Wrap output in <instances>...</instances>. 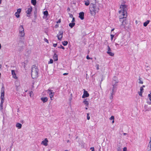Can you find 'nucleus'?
I'll list each match as a JSON object with an SVG mask.
<instances>
[{"label": "nucleus", "instance_id": "f257e3e1", "mask_svg": "<svg viewBox=\"0 0 151 151\" xmlns=\"http://www.w3.org/2000/svg\"><path fill=\"white\" fill-rule=\"evenodd\" d=\"M119 13L120 14V21L122 22L121 25L124 26V23H126V19H124V18H125L127 16V12L126 10H120L119 11Z\"/></svg>", "mask_w": 151, "mask_h": 151}, {"label": "nucleus", "instance_id": "f03ea898", "mask_svg": "<svg viewBox=\"0 0 151 151\" xmlns=\"http://www.w3.org/2000/svg\"><path fill=\"white\" fill-rule=\"evenodd\" d=\"M39 69L37 67L33 65L31 69V76L32 78H37L38 76Z\"/></svg>", "mask_w": 151, "mask_h": 151}, {"label": "nucleus", "instance_id": "7ed1b4c3", "mask_svg": "<svg viewBox=\"0 0 151 151\" xmlns=\"http://www.w3.org/2000/svg\"><path fill=\"white\" fill-rule=\"evenodd\" d=\"M113 87L112 88H110L109 91L110 93V95L109 96L110 99H112L113 98V95L114 94V93L116 91L115 88L116 86H115V84H114L113 85Z\"/></svg>", "mask_w": 151, "mask_h": 151}, {"label": "nucleus", "instance_id": "20e7f679", "mask_svg": "<svg viewBox=\"0 0 151 151\" xmlns=\"http://www.w3.org/2000/svg\"><path fill=\"white\" fill-rule=\"evenodd\" d=\"M19 35L21 37H23L25 35L24 28L22 25L20 26L19 28Z\"/></svg>", "mask_w": 151, "mask_h": 151}, {"label": "nucleus", "instance_id": "39448f33", "mask_svg": "<svg viewBox=\"0 0 151 151\" xmlns=\"http://www.w3.org/2000/svg\"><path fill=\"white\" fill-rule=\"evenodd\" d=\"M47 93L50 95L51 100H53L54 99L53 96L54 95V92L52 90L48 89V90Z\"/></svg>", "mask_w": 151, "mask_h": 151}, {"label": "nucleus", "instance_id": "423d86ee", "mask_svg": "<svg viewBox=\"0 0 151 151\" xmlns=\"http://www.w3.org/2000/svg\"><path fill=\"white\" fill-rule=\"evenodd\" d=\"M107 53L109 55L112 56H113L114 55V54L111 52V49L109 46H107Z\"/></svg>", "mask_w": 151, "mask_h": 151}, {"label": "nucleus", "instance_id": "0eeeda50", "mask_svg": "<svg viewBox=\"0 0 151 151\" xmlns=\"http://www.w3.org/2000/svg\"><path fill=\"white\" fill-rule=\"evenodd\" d=\"M91 2L90 6L93 7V8L95 9V4L96 3V0H89Z\"/></svg>", "mask_w": 151, "mask_h": 151}, {"label": "nucleus", "instance_id": "6e6552de", "mask_svg": "<svg viewBox=\"0 0 151 151\" xmlns=\"http://www.w3.org/2000/svg\"><path fill=\"white\" fill-rule=\"evenodd\" d=\"M89 96V94L88 93V92L84 90L83 94L82 96L83 98H84L85 97H88Z\"/></svg>", "mask_w": 151, "mask_h": 151}, {"label": "nucleus", "instance_id": "1a4fd4ad", "mask_svg": "<svg viewBox=\"0 0 151 151\" xmlns=\"http://www.w3.org/2000/svg\"><path fill=\"white\" fill-rule=\"evenodd\" d=\"M48 140L47 138H45V139L42 141L41 144L45 146H47L48 145Z\"/></svg>", "mask_w": 151, "mask_h": 151}, {"label": "nucleus", "instance_id": "9d476101", "mask_svg": "<svg viewBox=\"0 0 151 151\" xmlns=\"http://www.w3.org/2000/svg\"><path fill=\"white\" fill-rule=\"evenodd\" d=\"M79 17L81 19L83 20L84 19V13L83 12H81L79 13Z\"/></svg>", "mask_w": 151, "mask_h": 151}, {"label": "nucleus", "instance_id": "9b49d317", "mask_svg": "<svg viewBox=\"0 0 151 151\" xmlns=\"http://www.w3.org/2000/svg\"><path fill=\"white\" fill-rule=\"evenodd\" d=\"M120 8L121 9H128L127 6L125 4H122L120 6Z\"/></svg>", "mask_w": 151, "mask_h": 151}, {"label": "nucleus", "instance_id": "f8f14e48", "mask_svg": "<svg viewBox=\"0 0 151 151\" xmlns=\"http://www.w3.org/2000/svg\"><path fill=\"white\" fill-rule=\"evenodd\" d=\"M123 40L122 39H120L118 40L117 42L119 44H120L122 46H123L124 45V43H123Z\"/></svg>", "mask_w": 151, "mask_h": 151}, {"label": "nucleus", "instance_id": "ddd939ff", "mask_svg": "<svg viewBox=\"0 0 151 151\" xmlns=\"http://www.w3.org/2000/svg\"><path fill=\"white\" fill-rule=\"evenodd\" d=\"M12 74L13 76V77L15 79H17V77L16 76L15 72L14 70H12Z\"/></svg>", "mask_w": 151, "mask_h": 151}, {"label": "nucleus", "instance_id": "4468645a", "mask_svg": "<svg viewBox=\"0 0 151 151\" xmlns=\"http://www.w3.org/2000/svg\"><path fill=\"white\" fill-rule=\"evenodd\" d=\"M4 88L3 86L1 88V96L4 97Z\"/></svg>", "mask_w": 151, "mask_h": 151}, {"label": "nucleus", "instance_id": "2eb2a0df", "mask_svg": "<svg viewBox=\"0 0 151 151\" xmlns=\"http://www.w3.org/2000/svg\"><path fill=\"white\" fill-rule=\"evenodd\" d=\"M43 14L44 16L43 17V18L44 19L47 18V16L48 15V12L47 10L44 12Z\"/></svg>", "mask_w": 151, "mask_h": 151}, {"label": "nucleus", "instance_id": "dca6fc26", "mask_svg": "<svg viewBox=\"0 0 151 151\" xmlns=\"http://www.w3.org/2000/svg\"><path fill=\"white\" fill-rule=\"evenodd\" d=\"M21 12V10H17V12L15 14V15L17 18L19 17V14Z\"/></svg>", "mask_w": 151, "mask_h": 151}, {"label": "nucleus", "instance_id": "f3484780", "mask_svg": "<svg viewBox=\"0 0 151 151\" xmlns=\"http://www.w3.org/2000/svg\"><path fill=\"white\" fill-rule=\"evenodd\" d=\"M40 99L44 103L46 102L48 100V98L47 97H42Z\"/></svg>", "mask_w": 151, "mask_h": 151}, {"label": "nucleus", "instance_id": "a211bd4d", "mask_svg": "<svg viewBox=\"0 0 151 151\" xmlns=\"http://www.w3.org/2000/svg\"><path fill=\"white\" fill-rule=\"evenodd\" d=\"M83 103L86 105V106L88 107L89 105V102L88 101H87L86 99H85L83 101Z\"/></svg>", "mask_w": 151, "mask_h": 151}, {"label": "nucleus", "instance_id": "6ab92c4d", "mask_svg": "<svg viewBox=\"0 0 151 151\" xmlns=\"http://www.w3.org/2000/svg\"><path fill=\"white\" fill-rule=\"evenodd\" d=\"M53 58L54 61H57L58 60V55L56 53H54L53 57Z\"/></svg>", "mask_w": 151, "mask_h": 151}, {"label": "nucleus", "instance_id": "aec40b11", "mask_svg": "<svg viewBox=\"0 0 151 151\" xmlns=\"http://www.w3.org/2000/svg\"><path fill=\"white\" fill-rule=\"evenodd\" d=\"M22 125L20 123H18L16 124V127L19 129H20L21 128Z\"/></svg>", "mask_w": 151, "mask_h": 151}, {"label": "nucleus", "instance_id": "412c9836", "mask_svg": "<svg viewBox=\"0 0 151 151\" xmlns=\"http://www.w3.org/2000/svg\"><path fill=\"white\" fill-rule=\"evenodd\" d=\"M96 10H90V12L92 15H94L96 13Z\"/></svg>", "mask_w": 151, "mask_h": 151}, {"label": "nucleus", "instance_id": "4be33fe9", "mask_svg": "<svg viewBox=\"0 0 151 151\" xmlns=\"http://www.w3.org/2000/svg\"><path fill=\"white\" fill-rule=\"evenodd\" d=\"M150 21L149 20H148L147 21L145 22L143 24V25L144 27H146L147 26V24L149 23Z\"/></svg>", "mask_w": 151, "mask_h": 151}, {"label": "nucleus", "instance_id": "5701e85b", "mask_svg": "<svg viewBox=\"0 0 151 151\" xmlns=\"http://www.w3.org/2000/svg\"><path fill=\"white\" fill-rule=\"evenodd\" d=\"M75 23L74 22H72L71 23H70L69 24V27H70L71 28L73 27L75 25Z\"/></svg>", "mask_w": 151, "mask_h": 151}, {"label": "nucleus", "instance_id": "b1692460", "mask_svg": "<svg viewBox=\"0 0 151 151\" xmlns=\"http://www.w3.org/2000/svg\"><path fill=\"white\" fill-rule=\"evenodd\" d=\"M85 4L86 6H88L90 4L89 2L90 1L89 0H87L86 1H85Z\"/></svg>", "mask_w": 151, "mask_h": 151}, {"label": "nucleus", "instance_id": "393cba45", "mask_svg": "<svg viewBox=\"0 0 151 151\" xmlns=\"http://www.w3.org/2000/svg\"><path fill=\"white\" fill-rule=\"evenodd\" d=\"M31 3L34 5H35L36 3V0H31Z\"/></svg>", "mask_w": 151, "mask_h": 151}, {"label": "nucleus", "instance_id": "a878e982", "mask_svg": "<svg viewBox=\"0 0 151 151\" xmlns=\"http://www.w3.org/2000/svg\"><path fill=\"white\" fill-rule=\"evenodd\" d=\"M57 37H58V39L60 40L63 37V35H57Z\"/></svg>", "mask_w": 151, "mask_h": 151}, {"label": "nucleus", "instance_id": "bb28decb", "mask_svg": "<svg viewBox=\"0 0 151 151\" xmlns=\"http://www.w3.org/2000/svg\"><path fill=\"white\" fill-rule=\"evenodd\" d=\"M139 81L138 82L139 84H143V81H142V79L141 78H139Z\"/></svg>", "mask_w": 151, "mask_h": 151}, {"label": "nucleus", "instance_id": "cd10ccee", "mask_svg": "<svg viewBox=\"0 0 151 151\" xmlns=\"http://www.w3.org/2000/svg\"><path fill=\"white\" fill-rule=\"evenodd\" d=\"M32 10H27L26 11V12L28 14H31Z\"/></svg>", "mask_w": 151, "mask_h": 151}, {"label": "nucleus", "instance_id": "c85d7f7f", "mask_svg": "<svg viewBox=\"0 0 151 151\" xmlns=\"http://www.w3.org/2000/svg\"><path fill=\"white\" fill-rule=\"evenodd\" d=\"M1 101L2 102V103L3 102H4V97L1 96Z\"/></svg>", "mask_w": 151, "mask_h": 151}, {"label": "nucleus", "instance_id": "c756f323", "mask_svg": "<svg viewBox=\"0 0 151 151\" xmlns=\"http://www.w3.org/2000/svg\"><path fill=\"white\" fill-rule=\"evenodd\" d=\"M4 102H3L2 103V102L1 101L0 105V107H1V109H3V104Z\"/></svg>", "mask_w": 151, "mask_h": 151}, {"label": "nucleus", "instance_id": "7c9ffc66", "mask_svg": "<svg viewBox=\"0 0 151 151\" xmlns=\"http://www.w3.org/2000/svg\"><path fill=\"white\" fill-rule=\"evenodd\" d=\"M53 63V60L52 59H50V61L48 62V64H52Z\"/></svg>", "mask_w": 151, "mask_h": 151}, {"label": "nucleus", "instance_id": "2f4dec72", "mask_svg": "<svg viewBox=\"0 0 151 151\" xmlns=\"http://www.w3.org/2000/svg\"><path fill=\"white\" fill-rule=\"evenodd\" d=\"M58 48H62L63 49H65V48L64 47H63V46H62V45H60L59 46H58Z\"/></svg>", "mask_w": 151, "mask_h": 151}, {"label": "nucleus", "instance_id": "473e14b6", "mask_svg": "<svg viewBox=\"0 0 151 151\" xmlns=\"http://www.w3.org/2000/svg\"><path fill=\"white\" fill-rule=\"evenodd\" d=\"M72 93H71V94H70V95L71 96V97L70 98V99H69V103L70 104L71 103V100L72 99Z\"/></svg>", "mask_w": 151, "mask_h": 151}, {"label": "nucleus", "instance_id": "72a5a7b5", "mask_svg": "<svg viewBox=\"0 0 151 151\" xmlns=\"http://www.w3.org/2000/svg\"><path fill=\"white\" fill-rule=\"evenodd\" d=\"M63 34V32L62 31H60L58 35H62Z\"/></svg>", "mask_w": 151, "mask_h": 151}, {"label": "nucleus", "instance_id": "f704fd0d", "mask_svg": "<svg viewBox=\"0 0 151 151\" xmlns=\"http://www.w3.org/2000/svg\"><path fill=\"white\" fill-rule=\"evenodd\" d=\"M150 147H147L148 151H151V145H150Z\"/></svg>", "mask_w": 151, "mask_h": 151}, {"label": "nucleus", "instance_id": "c9c22d12", "mask_svg": "<svg viewBox=\"0 0 151 151\" xmlns=\"http://www.w3.org/2000/svg\"><path fill=\"white\" fill-rule=\"evenodd\" d=\"M89 113H87V119L88 120H89L90 118V117L89 116Z\"/></svg>", "mask_w": 151, "mask_h": 151}, {"label": "nucleus", "instance_id": "e433bc0d", "mask_svg": "<svg viewBox=\"0 0 151 151\" xmlns=\"http://www.w3.org/2000/svg\"><path fill=\"white\" fill-rule=\"evenodd\" d=\"M109 119L110 120H114V116H111V117Z\"/></svg>", "mask_w": 151, "mask_h": 151}, {"label": "nucleus", "instance_id": "4c0bfd02", "mask_svg": "<svg viewBox=\"0 0 151 151\" xmlns=\"http://www.w3.org/2000/svg\"><path fill=\"white\" fill-rule=\"evenodd\" d=\"M44 40L46 42H47V43H49L48 40L46 38H45L44 39Z\"/></svg>", "mask_w": 151, "mask_h": 151}, {"label": "nucleus", "instance_id": "58836bf2", "mask_svg": "<svg viewBox=\"0 0 151 151\" xmlns=\"http://www.w3.org/2000/svg\"><path fill=\"white\" fill-rule=\"evenodd\" d=\"M143 92H141V91H140V92H139L138 93H139V95L140 96H142V93Z\"/></svg>", "mask_w": 151, "mask_h": 151}, {"label": "nucleus", "instance_id": "ea45409f", "mask_svg": "<svg viewBox=\"0 0 151 151\" xmlns=\"http://www.w3.org/2000/svg\"><path fill=\"white\" fill-rule=\"evenodd\" d=\"M96 67L97 70H99V66L98 64H97L96 65Z\"/></svg>", "mask_w": 151, "mask_h": 151}, {"label": "nucleus", "instance_id": "a19ab883", "mask_svg": "<svg viewBox=\"0 0 151 151\" xmlns=\"http://www.w3.org/2000/svg\"><path fill=\"white\" fill-rule=\"evenodd\" d=\"M114 37V35H111V40H112L113 39V38Z\"/></svg>", "mask_w": 151, "mask_h": 151}, {"label": "nucleus", "instance_id": "79ce46f5", "mask_svg": "<svg viewBox=\"0 0 151 151\" xmlns=\"http://www.w3.org/2000/svg\"><path fill=\"white\" fill-rule=\"evenodd\" d=\"M143 88L141 87L140 88V91L143 92Z\"/></svg>", "mask_w": 151, "mask_h": 151}, {"label": "nucleus", "instance_id": "37998d69", "mask_svg": "<svg viewBox=\"0 0 151 151\" xmlns=\"http://www.w3.org/2000/svg\"><path fill=\"white\" fill-rule=\"evenodd\" d=\"M63 45H64V46H65L66 45V41H65L63 43Z\"/></svg>", "mask_w": 151, "mask_h": 151}, {"label": "nucleus", "instance_id": "c03bdc74", "mask_svg": "<svg viewBox=\"0 0 151 151\" xmlns=\"http://www.w3.org/2000/svg\"><path fill=\"white\" fill-rule=\"evenodd\" d=\"M69 14L70 17V18H73V15L72 14Z\"/></svg>", "mask_w": 151, "mask_h": 151}, {"label": "nucleus", "instance_id": "a18cd8bd", "mask_svg": "<svg viewBox=\"0 0 151 151\" xmlns=\"http://www.w3.org/2000/svg\"><path fill=\"white\" fill-rule=\"evenodd\" d=\"M86 58L88 59H88H92V58H91L90 57H89L88 56V55H87L86 57Z\"/></svg>", "mask_w": 151, "mask_h": 151}, {"label": "nucleus", "instance_id": "49530a36", "mask_svg": "<svg viewBox=\"0 0 151 151\" xmlns=\"http://www.w3.org/2000/svg\"><path fill=\"white\" fill-rule=\"evenodd\" d=\"M123 151H127V148L126 147H124V148Z\"/></svg>", "mask_w": 151, "mask_h": 151}, {"label": "nucleus", "instance_id": "de8ad7c7", "mask_svg": "<svg viewBox=\"0 0 151 151\" xmlns=\"http://www.w3.org/2000/svg\"><path fill=\"white\" fill-rule=\"evenodd\" d=\"M60 22H61V19H59L58 20V21L57 22V23H60Z\"/></svg>", "mask_w": 151, "mask_h": 151}, {"label": "nucleus", "instance_id": "09e8293b", "mask_svg": "<svg viewBox=\"0 0 151 151\" xmlns=\"http://www.w3.org/2000/svg\"><path fill=\"white\" fill-rule=\"evenodd\" d=\"M75 19L74 17H73V18H72V22H73L74 21H75Z\"/></svg>", "mask_w": 151, "mask_h": 151}, {"label": "nucleus", "instance_id": "8fccbe9b", "mask_svg": "<svg viewBox=\"0 0 151 151\" xmlns=\"http://www.w3.org/2000/svg\"><path fill=\"white\" fill-rule=\"evenodd\" d=\"M114 81H115V82H114L115 83H117L118 82V80H117L116 81L114 80V81H113V82L114 83Z\"/></svg>", "mask_w": 151, "mask_h": 151}, {"label": "nucleus", "instance_id": "3c124183", "mask_svg": "<svg viewBox=\"0 0 151 151\" xmlns=\"http://www.w3.org/2000/svg\"><path fill=\"white\" fill-rule=\"evenodd\" d=\"M57 43L56 44H53V46L55 47H56L57 46Z\"/></svg>", "mask_w": 151, "mask_h": 151}, {"label": "nucleus", "instance_id": "603ef678", "mask_svg": "<svg viewBox=\"0 0 151 151\" xmlns=\"http://www.w3.org/2000/svg\"><path fill=\"white\" fill-rule=\"evenodd\" d=\"M90 149L92 150L91 151H94V147H91Z\"/></svg>", "mask_w": 151, "mask_h": 151}, {"label": "nucleus", "instance_id": "864d4df0", "mask_svg": "<svg viewBox=\"0 0 151 151\" xmlns=\"http://www.w3.org/2000/svg\"><path fill=\"white\" fill-rule=\"evenodd\" d=\"M32 93H33V92L32 91H31L30 92L29 94H30V97L31 96V95L32 94Z\"/></svg>", "mask_w": 151, "mask_h": 151}, {"label": "nucleus", "instance_id": "5fc2aeb1", "mask_svg": "<svg viewBox=\"0 0 151 151\" xmlns=\"http://www.w3.org/2000/svg\"><path fill=\"white\" fill-rule=\"evenodd\" d=\"M119 45V43H118L117 42L116 43H115V45L116 46H117V45Z\"/></svg>", "mask_w": 151, "mask_h": 151}, {"label": "nucleus", "instance_id": "6e6d98bb", "mask_svg": "<svg viewBox=\"0 0 151 151\" xmlns=\"http://www.w3.org/2000/svg\"><path fill=\"white\" fill-rule=\"evenodd\" d=\"M58 27V24H56V25H55V27L56 28Z\"/></svg>", "mask_w": 151, "mask_h": 151}, {"label": "nucleus", "instance_id": "4d7b16f0", "mask_svg": "<svg viewBox=\"0 0 151 151\" xmlns=\"http://www.w3.org/2000/svg\"><path fill=\"white\" fill-rule=\"evenodd\" d=\"M149 145H151V140L150 141V142H149Z\"/></svg>", "mask_w": 151, "mask_h": 151}, {"label": "nucleus", "instance_id": "13d9d810", "mask_svg": "<svg viewBox=\"0 0 151 151\" xmlns=\"http://www.w3.org/2000/svg\"><path fill=\"white\" fill-rule=\"evenodd\" d=\"M88 107H88L86 106V107L85 108V109H87Z\"/></svg>", "mask_w": 151, "mask_h": 151}, {"label": "nucleus", "instance_id": "bf43d9fd", "mask_svg": "<svg viewBox=\"0 0 151 151\" xmlns=\"http://www.w3.org/2000/svg\"><path fill=\"white\" fill-rule=\"evenodd\" d=\"M117 151H121V150L120 148L118 149L117 150Z\"/></svg>", "mask_w": 151, "mask_h": 151}, {"label": "nucleus", "instance_id": "052dcab7", "mask_svg": "<svg viewBox=\"0 0 151 151\" xmlns=\"http://www.w3.org/2000/svg\"><path fill=\"white\" fill-rule=\"evenodd\" d=\"M145 87V85H143L141 87H142L143 88Z\"/></svg>", "mask_w": 151, "mask_h": 151}, {"label": "nucleus", "instance_id": "680f3d73", "mask_svg": "<svg viewBox=\"0 0 151 151\" xmlns=\"http://www.w3.org/2000/svg\"><path fill=\"white\" fill-rule=\"evenodd\" d=\"M63 75L64 76H66V73H63Z\"/></svg>", "mask_w": 151, "mask_h": 151}, {"label": "nucleus", "instance_id": "e2e57ef3", "mask_svg": "<svg viewBox=\"0 0 151 151\" xmlns=\"http://www.w3.org/2000/svg\"><path fill=\"white\" fill-rule=\"evenodd\" d=\"M123 134L124 135H125L127 134L126 133H124Z\"/></svg>", "mask_w": 151, "mask_h": 151}, {"label": "nucleus", "instance_id": "0e129e2a", "mask_svg": "<svg viewBox=\"0 0 151 151\" xmlns=\"http://www.w3.org/2000/svg\"><path fill=\"white\" fill-rule=\"evenodd\" d=\"M114 122V120H113L112 121V123H113Z\"/></svg>", "mask_w": 151, "mask_h": 151}, {"label": "nucleus", "instance_id": "69168bd1", "mask_svg": "<svg viewBox=\"0 0 151 151\" xmlns=\"http://www.w3.org/2000/svg\"><path fill=\"white\" fill-rule=\"evenodd\" d=\"M2 2V0H0V4Z\"/></svg>", "mask_w": 151, "mask_h": 151}, {"label": "nucleus", "instance_id": "338daca9", "mask_svg": "<svg viewBox=\"0 0 151 151\" xmlns=\"http://www.w3.org/2000/svg\"><path fill=\"white\" fill-rule=\"evenodd\" d=\"M1 44L0 43V49H1Z\"/></svg>", "mask_w": 151, "mask_h": 151}, {"label": "nucleus", "instance_id": "774afa93", "mask_svg": "<svg viewBox=\"0 0 151 151\" xmlns=\"http://www.w3.org/2000/svg\"><path fill=\"white\" fill-rule=\"evenodd\" d=\"M114 30V29H111V31H113Z\"/></svg>", "mask_w": 151, "mask_h": 151}]
</instances>
